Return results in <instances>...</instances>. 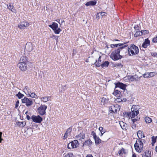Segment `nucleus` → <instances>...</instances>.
Segmentation results:
<instances>
[{
  "label": "nucleus",
  "mask_w": 157,
  "mask_h": 157,
  "mask_svg": "<svg viewBox=\"0 0 157 157\" xmlns=\"http://www.w3.org/2000/svg\"><path fill=\"white\" fill-rule=\"evenodd\" d=\"M122 64L120 63L116 64H115L114 65V67H122Z\"/></svg>",
  "instance_id": "c03bdc74"
},
{
  "label": "nucleus",
  "mask_w": 157,
  "mask_h": 157,
  "mask_svg": "<svg viewBox=\"0 0 157 157\" xmlns=\"http://www.w3.org/2000/svg\"><path fill=\"white\" fill-rule=\"evenodd\" d=\"M92 144V142L89 139L85 141L83 144V146H88L89 147H90L91 146Z\"/></svg>",
  "instance_id": "5701e85b"
},
{
  "label": "nucleus",
  "mask_w": 157,
  "mask_h": 157,
  "mask_svg": "<svg viewBox=\"0 0 157 157\" xmlns=\"http://www.w3.org/2000/svg\"><path fill=\"white\" fill-rule=\"evenodd\" d=\"M105 12H100L98 13L96 15V18L98 19H99L100 17H102L105 15Z\"/></svg>",
  "instance_id": "7c9ffc66"
},
{
  "label": "nucleus",
  "mask_w": 157,
  "mask_h": 157,
  "mask_svg": "<svg viewBox=\"0 0 157 157\" xmlns=\"http://www.w3.org/2000/svg\"><path fill=\"white\" fill-rule=\"evenodd\" d=\"M29 26V24L27 22L22 21L18 25V27L20 29H25Z\"/></svg>",
  "instance_id": "9b49d317"
},
{
  "label": "nucleus",
  "mask_w": 157,
  "mask_h": 157,
  "mask_svg": "<svg viewBox=\"0 0 157 157\" xmlns=\"http://www.w3.org/2000/svg\"><path fill=\"white\" fill-rule=\"evenodd\" d=\"M126 44L123 43H119L117 44H111L110 45L111 48H114L115 47H117L118 46L122 47L124 45Z\"/></svg>",
  "instance_id": "a878e982"
},
{
  "label": "nucleus",
  "mask_w": 157,
  "mask_h": 157,
  "mask_svg": "<svg viewBox=\"0 0 157 157\" xmlns=\"http://www.w3.org/2000/svg\"><path fill=\"white\" fill-rule=\"evenodd\" d=\"M28 58L26 56H23L20 58V62L22 63H25L27 61Z\"/></svg>",
  "instance_id": "393cba45"
},
{
  "label": "nucleus",
  "mask_w": 157,
  "mask_h": 157,
  "mask_svg": "<svg viewBox=\"0 0 157 157\" xmlns=\"http://www.w3.org/2000/svg\"><path fill=\"white\" fill-rule=\"evenodd\" d=\"M115 41H119V40H115Z\"/></svg>",
  "instance_id": "774afa93"
},
{
  "label": "nucleus",
  "mask_w": 157,
  "mask_h": 157,
  "mask_svg": "<svg viewBox=\"0 0 157 157\" xmlns=\"http://www.w3.org/2000/svg\"><path fill=\"white\" fill-rule=\"evenodd\" d=\"M28 97H30L32 98H37V96L33 92L31 93V94H29V96Z\"/></svg>",
  "instance_id": "c9c22d12"
},
{
  "label": "nucleus",
  "mask_w": 157,
  "mask_h": 157,
  "mask_svg": "<svg viewBox=\"0 0 157 157\" xmlns=\"http://www.w3.org/2000/svg\"><path fill=\"white\" fill-rule=\"evenodd\" d=\"M125 152L124 151V149L123 148H122L121 150H119L118 151V154L120 155H121L123 154V153H125Z\"/></svg>",
  "instance_id": "58836bf2"
},
{
  "label": "nucleus",
  "mask_w": 157,
  "mask_h": 157,
  "mask_svg": "<svg viewBox=\"0 0 157 157\" xmlns=\"http://www.w3.org/2000/svg\"><path fill=\"white\" fill-rule=\"evenodd\" d=\"M113 94L117 97H120L121 95V92L118 90L114 89Z\"/></svg>",
  "instance_id": "6ab92c4d"
},
{
  "label": "nucleus",
  "mask_w": 157,
  "mask_h": 157,
  "mask_svg": "<svg viewBox=\"0 0 157 157\" xmlns=\"http://www.w3.org/2000/svg\"><path fill=\"white\" fill-rule=\"evenodd\" d=\"M128 78L131 81H137L139 79V78L136 75L131 76H128Z\"/></svg>",
  "instance_id": "2eb2a0df"
},
{
  "label": "nucleus",
  "mask_w": 157,
  "mask_h": 157,
  "mask_svg": "<svg viewBox=\"0 0 157 157\" xmlns=\"http://www.w3.org/2000/svg\"><path fill=\"white\" fill-rule=\"evenodd\" d=\"M26 117L28 120H29L31 119L30 117L28 115L26 116Z\"/></svg>",
  "instance_id": "680f3d73"
},
{
  "label": "nucleus",
  "mask_w": 157,
  "mask_h": 157,
  "mask_svg": "<svg viewBox=\"0 0 157 157\" xmlns=\"http://www.w3.org/2000/svg\"><path fill=\"white\" fill-rule=\"evenodd\" d=\"M71 131L72 128H69L66 132L63 137V139H66L67 136L70 135V133Z\"/></svg>",
  "instance_id": "dca6fc26"
},
{
  "label": "nucleus",
  "mask_w": 157,
  "mask_h": 157,
  "mask_svg": "<svg viewBox=\"0 0 157 157\" xmlns=\"http://www.w3.org/2000/svg\"><path fill=\"white\" fill-rule=\"evenodd\" d=\"M16 95L19 99H21L24 96V95L21 93L20 92H18V94H16Z\"/></svg>",
  "instance_id": "f704fd0d"
},
{
  "label": "nucleus",
  "mask_w": 157,
  "mask_h": 157,
  "mask_svg": "<svg viewBox=\"0 0 157 157\" xmlns=\"http://www.w3.org/2000/svg\"><path fill=\"white\" fill-rule=\"evenodd\" d=\"M152 41L154 43L157 42V36L153 39Z\"/></svg>",
  "instance_id": "09e8293b"
},
{
  "label": "nucleus",
  "mask_w": 157,
  "mask_h": 157,
  "mask_svg": "<svg viewBox=\"0 0 157 157\" xmlns=\"http://www.w3.org/2000/svg\"><path fill=\"white\" fill-rule=\"evenodd\" d=\"M128 46L127 44H125L123 46L117 49H116L113 51L110 55V57L113 60L116 61L117 60L121 59L122 57V56L120 54H123V52L125 53L127 52V50L125 48Z\"/></svg>",
  "instance_id": "f257e3e1"
},
{
  "label": "nucleus",
  "mask_w": 157,
  "mask_h": 157,
  "mask_svg": "<svg viewBox=\"0 0 157 157\" xmlns=\"http://www.w3.org/2000/svg\"><path fill=\"white\" fill-rule=\"evenodd\" d=\"M97 3V2L96 1H91L89 2H87L85 4V5L86 6H94L96 5Z\"/></svg>",
  "instance_id": "a211bd4d"
},
{
  "label": "nucleus",
  "mask_w": 157,
  "mask_h": 157,
  "mask_svg": "<svg viewBox=\"0 0 157 157\" xmlns=\"http://www.w3.org/2000/svg\"><path fill=\"white\" fill-rule=\"evenodd\" d=\"M127 50L130 55H131L130 54V53L132 55H133L137 54L139 52L138 47L134 44H132L131 45L128 46Z\"/></svg>",
  "instance_id": "7ed1b4c3"
},
{
  "label": "nucleus",
  "mask_w": 157,
  "mask_h": 157,
  "mask_svg": "<svg viewBox=\"0 0 157 157\" xmlns=\"http://www.w3.org/2000/svg\"><path fill=\"white\" fill-rule=\"evenodd\" d=\"M155 151L156 152H157V146L155 147Z\"/></svg>",
  "instance_id": "338daca9"
},
{
  "label": "nucleus",
  "mask_w": 157,
  "mask_h": 157,
  "mask_svg": "<svg viewBox=\"0 0 157 157\" xmlns=\"http://www.w3.org/2000/svg\"><path fill=\"white\" fill-rule=\"evenodd\" d=\"M144 78H149V74H144Z\"/></svg>",
  "instance_id": "5fc2aeb1"
},
{
  "label": "nucleus",
  "mask_w": 157,
  "mask_h": 157,
  "mask_svg": "<svg viewBox=\"0 0 157 157\" xmlns=\"http://www.w3.org/2000/svg\"><path fill=\"white\" fill-rule=\"evenodd\" d=\"M99 130L101 133V136H102L103 134L105 132V131L103 130V128L102 127H100L99 128Z\"/></svg>",
  "instance_id": "ea45409f"
},
{
  "label": "nucleus",
  "mask_w": 157,
  "mask_h": 157,
  "mask_svg": "<svg viewBox=\"0 0 157 157\" xmlns=\"http://www.w3.org/2000/svg\"><path fill=\"white\" fill-rule=\"evenodd\" d=\"M101 56H100L98 58V61L97 62H98V63H101Z\"/></svg>",
  "instance_id": "bf43d9fd"
},
{
  "label": "nucleus",
  "mask_w": 157,
  "mask_h": 157,
  "mask_svg": "<svg viewBox=\"0 0 157 157\" xmlns=\"http://www.w3.org/2000/svg\"><path fill=\"white\" fill-rule=\"evenodd\" d=\"M86 157H93L91 155L89 154V155H87Z\"/></svg>",
  "instance_id": "e2e57ef3"
},
{
  "label": "nucleus",
  "mask_w": 157,
  "mask_h": 157,
  "mask_svg": "<svg viewBox=\"0 0 157 157\" xmlns=\"http://www.w3.org/2000/svg\"><path fill=\"white\" fill-rule=\"evenodd\" d=\"M2 132H0V143H1L2 142V140H3V139H2Z\"/></svg>",
  "instance_id": "6e6d98bb"
},
{
  "label": "nucleus",
  "mask_w": 157,
  "mask_h": 157,
  "mask_svg": "<svg viewBox=\"0 0 157 157\" xmlns=\"http://www.w3.org/2000/svg\"><path fill=\"white\" fill-rule=\"evenodd\" d=\"M50 98L51 97L49 96L43 97L41 98V100L44 102H46L50 100Z\"/></svg>",
  "instance_id": "2f4dec72"
},
{
  "label": "nucleus",
  "mask_w": 157,
  "mask_h": 157,
  "mask_svg": "<svg viewBox=\"0 0 157 157\" xmlns=\"http://www.w3.org/2000/svg\"><path fill=\"white\" fill-rule=\"evenodd\" d=\"M137 135L138 137L139 138V139H140L142 137H145V136L144 135L143 132V131L141 130H139L137 132Z\"/></svg>",
  "instance_id": "aec40b11"
},
{
  "label": "nucleus",
  "mask_w": 157,
  "mask_h": 157,
  "mask_svg": "<svg viewBox=\"0 0 157 157\" xmlns=\"http://www.w3.org/2000/svg\"><path fill=\"white\" fill-rule=\"evenodd\" d=\"M157 73L155 72H151L149 73V77H152L156 75Z\"/></svg>",
  "instance_id": "79ce46f5"
},
{
  "label": "nucleus",
  "mask_w": 157,
  "mask_h": 157,
  "mask_svg": "<svg viewBox=\"0 0 157 157\" xmlns=\"http://www.w3.org/2000/svg\"><path fill=\"white\" fill-rule=\"evenodd\" d=\"M32 44L31 43H28L26 44L25 50L29 52H30L33 49Z\"/></svg>",
  "instance_id": "ddd939ff"
},
{
  "label": "nucleus",
  "mask_w": 157,
  "mask_h": 157,
  "mask_svg": "<svg viewBox=\"0 0 157 157\" xmlns=\"http://www.w3.org/2000/svg\"><path fill=\"white\" fill-rule=\"evenodd\" d=\"M47 108V106L41 105L38 109V111L39 114L41 115H43L45 114L46 113L45 110Z\"/></svg>",
  "instance_id": "6e6552de"
},
{
  "label": "nucleus",
  "mask_w": 157,
  "mask_h": 157,
  "mask_svg": "<svg viewBox=\"0 0 157 157\" xmlns=\"http://www.w3.org/2000/svg\"><path fill=\"white\" fill-rule=\"evenodd\" d=\"M142 157H151V151H146L143 154Z\"/></svg>",
  "instance_id": "4be33fe9"
},
{
  "label": "nucleus",
  "mask_w": 157,
  "mask_h": 157,
  "mask_svg": "<svg viewBox=\"0 0 157 157\" xmlns=\"http://www.w3.org/2000/svg\"><path fill=\"white\" fill-rule=\"evenodd\" d=\"M109 64V63L108 61H105L103 63H102L101 66L102 67H107Z\"/></svg>",
  "instance_id": "c85d7f7f"
},
{
  "label": "nucleus",
  "mask_w": 157,
  "mask_h": 157,
  "mask_svg": "<svg viewBox=\"0 0 157 157\" xmlns=\"http://www.w3.org/2000/svg\"><path fill=\"white\" fill-rule=\"evenodd\" d=\"M79 145V144L78 141L77 140H75L68 144L67 147L69 149L73 148L78 147Z\"/></svg>",
  "instance_id": "423d86ee"
},
{
  "label": "nucleus",
  "mask_w": 157,
  "mask_h": 157,
  "mask_svg": "<svg viewBox=\"0 0 157 157\" xmlns=\"http://www.w3.org/2000/svg\"><path fill=\"white\" fill-rule=\"evenodd\" d=\"M91 135H92L93 137V138L96 137L97 136L95 132L94 131H92L91 133Z\"/></svg>",
  "instance_id": "a18cd8bd"
},
{
  "label": "nucleus",
  "mask_w": 157,
  "mask_h": 157,
  "mask_svg": "<svg viewBox=\"0 0 157 157\" xmlns=\"http://www.w3.org/2000/svg\"><path fill=\"white\" fill-rule=\"evenodd\" d=\"M132 128L133 129H135L136 128V124L135 123H133L132 124Z\"/></svg>",
  "instance_id": "603ef678"
},
{
  "label": "nucleus",
  "mask_w": 157,
  "mask_h": 157,
  "mask_svg": "<svg viewBox=\"0 0 157 157\" xmlns=\"http://www.w3.org/2000/svg\"><path fill=\"white\" fill-rule=\"evenodd\" d=\"M61 29L59 28L57 29H56L55 31H54V33H55L56 34H59V33L60 32H61Z\"/></svg>",
  "instance_id": "a19ab883"
},
{
  "label": "nucleus",
  "mask_w": 157,
  "mask_h": 157,
  "mask_svg": "<svg viewBox=\"0 0 157 157\" xmlns=\"http://www.w3.org/2000/svg\"><path fill=\"white\" fill-rule=\"evenodd\" d=\"M33 100V99L28 98L26 97H25L24 98L21 99V101L23 104H25L27 107H29L32 105Z\"/></svg>",
  "instance_id": "39448f33"
},
{
  "label": "nucleus",
  "mask_w": 157,
  "mask_h": 157,
  "mask_svg": "<svg viewBox=\"0 0 157 157\" xmlns=\"http://www.w3.org/2000/svg\"><path fill=\"white\" fill-rule=\"evenodd\" d=\"M19 100H18L16 101V103L15 106V108L17 109L18 107L19 106Z\"/></svg>",
  "instance_id": "de8ad7c7"
},
{
  "label": "nucleus",
  "mask_w": 157,
  "mask_h": 157,
  "mask_svg": "<svg viewBox=\"0 0 157 157\" xmlns=\"http://www.w3.org/2000/svg\"><path fill=\"white\" fill-rule=\"evenodd\" d=\"M120 106L118 105H113L109 108L110 113H116L117 111L119 110Z\"/></svg>",
  "instance_id": "0eeeda50"
},
{
  "label": "nucleus",
  "mask_w": 157,
  "mask_h": 157,
  "mask_svg": "<svg viewBox=\"0 0 157 157\" xmlns=\"http://www.w3.org/2000/svg\"><path fill=\"white\" fill-rule=\"evenodd\" d=\"M139 107L137 105H133L131 108V112L127 113L128 116L132 118L135 116H136L139 113V111L138 110Z\"/></svg>",
  "instance_id": "f03ea898"
},
{
  "label": "nucleus",
  "mask_w": 157,
  "mask_h": 157,
  "mask_svg": "<svg viewBox=\"0 0 157 157\" xmlns=\"http://www.w3.org/2000/svg\"><path fill=\"white\" fill-rule=\"evenodd\" d=\"M144 34H145V33H148V30H143V32Z\"/></svg>",
  "instance_id": "13d9d810"
},
{
  "label": "nucleus",
  "mask_w": 157,
  "mask_h": 157,
  "mask_svg": "<svg viewBox=\"0 0 157 157\" xmlns=\"http://www.w3.org/2000/svg\"><path fill=\"white\" fill-rule=\"evenodd\" d=\"M157 136L155 137L154 136H153L151 137L152 141V144H154L155 143L156 141Z\"/></svg>",
  "instance_id": "4c0bfd02"
},
{
  "label": "nucleus",
  "mask_w": 157,
  "mask_h": 157,
  "mask_svg": "<svg viewBox=\"0 0 157 157\" xmlns=\"http://www.w3.org/2000/svg\"><path fill=\"white\" fill-rule=\"evenodd\" d=\"M53 36L54 37V39H55L56 40L57 42L58 40V37L57 36Z\"/></svg>",
  "instance_id": "052dcab7"
},
{
  "label": "nucleus",
  "mask_w": 157,
  "mask_h": 157,
  "mask_svg": "<svg viewBox=\"0 0 157 157\" xmlns=\"http://www.w3.org/2000/svg\"><path fill=\"white\" fill-rule=\"evenodd\" d=\"M20 69L22 71H24L26 69V64L25 63H22L20 62L17 65Z\"/></svg>",
  "instance_id": "f8f14e48"
},
{
  "label": "nucleus",
  "mask_w": 157,
  "mask_h": 157,
  "mask_svg": "<svg viewBox=\"0 0 157 157\" xmlns=\"http://www.w3.org/2000/svg\"><path fill=\"white\" fill-rule=\"evenodd\" d=\"M115 101L117 102H120L122 101H123L122 99L120 98H117L115 99Z\"/></svg>",
  "instance_id": "49530a36"
},
{
  "label": "nucleus",
  "mask_w": 157,
  "mask_h": 157,
  "mask_svg": "<svg viewBox=\"0 0 157 157\" xmlns=\"http://www.w3.org/2000/svg\"><path fill=\"white\" fill-rule=\"evenodd\" d=\"M132 157H136V156L135 154H133Z\"/></svg>",
  "instance_id": "0e129e2a"
},
{
  "label": "nucleus",
  "mask_w": 157,
  "mask_h": 157,
  "mask_svg": "<svg viewBox=\"0 0 157 157\" xmlns=\"http://www.w3.org/2000/svg\"><path fill=\"white\" fill-rule=\"evenodd\" d=\"M134 29L136 30H138L139 29V26L138 25H135L134 27Z\"/></svg>",
  "instance_id": "3c124183"
},
{
  "label": "nucleus",
  "mask_w": 157,
  "mask_h": 157,
  "mask_svg": "<svg viewBox=\"0 0 157 157\" xmlns=\"http://www.w3.org/2000/svg\"><path fill=\"white\" fill-rule=\"evenodd\" d=\"M17 125L21 127H24L26 124V122L25 121L19 122H17Z\"/></svg>",
  "instance_id": "72a5a7b5"
},
{
  "label": "nucleus",
  "mask_w": 157,
  "mask_h": 157,
  "mask_svg": "<svg viewBox=\"0 0 157 157\" xmlns=\"http://www.w3.org/2000/svg\"><path fill=\"white\" fill-rule=\"evenodd\" d=\"M31 119L33 121L36 123H40L43 121V118L39 115L36 116L33 115L31 117Z\"/></svg>",
  "instance_id": "1a4fd4ad"
},
{
  "label": "nucleus",
  "mask_w": 157,
  "mask_h": 157,
  "mask_svg": "<svg viewBox=\"0 0 157 157\" xmlns=\"http://www.w3.org/2000/svg\"><path fill=\"white\" fill-rule=\"evenodd\" d=\"M99 63H98V62H97V61L96 60V62L94 63L95 65L97 67H99L101 65L99 64Z\"/></svg>",
  "instance_id": "864d4df0"
},
{
  "label": "nucleus",
  "mask_w": 157,
  "mask_h": 157,
  "mask_svg": "<svg viewBox=\"0 0 157 157\" xmlns=\"http://www.w3.org/2000/svg\"><path fill=\"white\" fill-rule=\"evenodd\" d=\"M28 88V87H25V89L28 91V96H29V94H31V93H32V92L30 90H27Z\"/></svg>",
  "instance_id": "8fccbe9b"
},
{
  "label": "nucleus",
  "mask_w": 157,
  "mask_h": 157,
  "mask_svg": "<svg viewBox=\"0 0 157 157\" xmlns=\"http://www.w3.org/2000/svg\"><path fill=\"white\" fill-rule=\"evenodd\" d=\"M150 41L148 38L145 39L144 42L142 44V47L144 48H146L147 47L150 45Z\"/></svg>",
  "instance_id": "4468645a"
},
{
  "label": "nucleus",
  "mask_w": 157,
  "mask_h": 157,
  "mask_svg": "<svg viewBox=\"0 0 157 157\" xmlns=\"http://www.w3.org/2000/svg\"><path fill=\"white\" fill-rule=\"evenodd\" d=\"M114 84L115 85V89L117 87H119L124 90H126V86L127 85L122 83L118 82L117 83H114Z\"/></svg>",
  "instance_id": "9d476101"
},
{
  "label": "nucleus",
  "mask_w": 157,
  "mask_h": 157,
  "mask_svg": "<svg viewBox=\"0 0 157 157\" xmlns=\"http://www.w3.org/2000/svg\"><path fill=\"white\" fill-rule=\"evenodd\" d=\"M144 119L147 123H149L152 121V119L147 117H145Z\"/></svg>",
  "instance_id": "473e14b6"
},
{
  "label": "nucleus",
  "mask_w": 157,
  "mask_h": 157,
  "mask_svg": "<svg viewBox=\"0 0 157 157\" xmlns=\"http://www.w3.org/2000/svg\"><path fill=\"white\" fill-rule=\"evenodd\" d=\"M156 55H157L156 52H154V53H151V55H152V56H153L155 57H157Z\"/></svg>",
  "instance_id": "4d7b16f0"
},
{
  "label": "nucleus",
  "mask_w": 157,
  "mask_h": 157,
  "mask_svg": "<svg viewBox=\"0 0 157 157\" xmlns=\"http://www.w3.org/2000/svg\"><path fill=\"white\" fill-rule=\"evenodd\" d=\"M49 27L51 28L54 31L56 29H57L58 28V25L57 23L53 22L52 25H49Z\"/></svg>",
  "instance_id": "f3484780"
},
{
  "label": "nucleus",
  "mask_w": 157,
  "mask_h": 157,
  "mask_svg": "<svg viewBox=\"0 0 157 157\" xmlns=\"http://www.w3.org/2000/svg\"><path fill=\"white\" fill-rule=\"evenodd\" d=\"M119 124L123 130H126L127 124L126 123L123 121H121L120 122Z\"/></svg>",
  "instance_id": "b1692460"
},
{
  "label": "nucleus",
  "mask_w": 157,
  "mask_h": 157,
  "mask_svg": "<svg viewBox=\"0 0 157 157\" xmlns=\"http://www.w3.org/2000/svg\"><path fill=\"white\" fill-rule=\"evenodd\" d=\"M140 119V118H139L138 117H136V118L132 119V122L134 123H135L136 122L139 121Z\"/></svg>",
  "instance_id": "37998d69"
},
{
  "label": "nucleus",
  "mask_w": 157,
  "mask_h": 157,
  "mask_svg": "<svg viewBox=\"0 0 157 157\" xmlns=\"http://www.w3.org/2000/svg\"><path fill=\"white\" fill-rule=\"evenodd\" d=\"M94 139L95 143L96 145H98L101 143V140L98 136L94 138Z\"/></svg>",
  "instance_id": "bb28decb"
},
{
  "label": "nucleus",
  "mask_w": 157,
  "mask_h": 157,
  "mask_svg": "<svg viewBox=\"0 0 157 157\" xmlns=\"http://www.w3.org/2000/svg\"><path fill=\"white\" fill-rule=\"evenodd\" d=\"M143 34V31H137L134 34V36L137 37L138 36H141Z\"/></svg>",
  "instance_id": "cd10ccee"
},
{
  "label": "nucleus",
  "mask_w": 157,
  "mask_h": 157,
  "mask_svg": "<svg viewBox=\"0 0 157 157\" xmlns=\"http://www.w3.org/2000/svg\"><path fill=\"white\" fill-rule=\"evenodd\" d=\"M134 147L136 151L139 152H141L143 148V144L141 140L138 139L134 144Z\"/></svg>",
  "instance_id": "20e7f679"
},
{
  "label": "nucleus",
  "mask_w": 157,
  "mask_h": 157,
  "mask_svg": "<svg viewBox=\"0 0 157 157\" xmlns=\"http://www.w3.org/2000/svg\"><path fill=\"white\" fill-rule=\"evenodd\" d=\"M123 101L124 102H125L126 101V98H123Z\"/></svg>",
  "instance_id": "69168bd1"
},
{
  "label": "nucleus",
  "mask_w": 157,
  "mask_h": 157,
  "mask_svg": "<svg viewBox=\"0 0 157 157\" xmlns=\"http://www.w3.org/2000/svg\"><path fill=\"white\" fill-rule=\"evenodd\" d=\"M8 8L13 12H15V10L14 9V6L13 5H11L10 4L9 6L7 5Z\"/></svg>",
  "instance_id": "c756f323"
},
{
  "label": "nucleus",
  "mask_w": 157,
  "mask_h": 157,
  "mask_svg": "<svg viewBox=\"0 0 157 157\" xmlns=\"http://www.w3.org/2000/svg\"><path fill=\"white\" fill-rule=\"evenodd\" d=\"M76 138L79 140H82L85 138V135L83 132H81L76 136Z\"/></svg>",
  "instance_id": "412c9836"
},
{
  "label": "nucleus",
  "mask_w": 157,
  "mask_h": 157,
  "mask_svg": "<svg viewBox=\"0 0 157 157\" xmlns=\"http://www.w3.org/2000/svg\"><path fill=\"white\" fill-rule=\"evenodd\" d=\"M64 157H74V156L72 153L69 152L65 155Z\"/></svg>",
  "instance_id": "e433bc0d"
}]
</instances>
